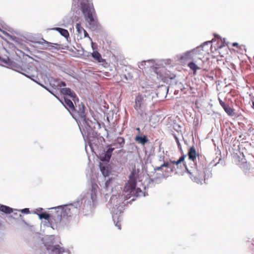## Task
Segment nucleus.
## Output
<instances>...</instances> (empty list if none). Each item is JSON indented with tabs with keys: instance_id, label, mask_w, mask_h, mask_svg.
<instances>
[{
	"instance_id": "412c9836",
	"label": "nucleus",
	"mask_w": 254,
	"mask_h": 254,
	"mask_svg": "<svg viewBox=\"0 0 254 254\" xmlns=\"http://www.w3.org/2000/svg\"><path fill=\"white\" fill-rule=\"evenodd\" d=\"M75 27L78 34H81L83 32L84 30H85V29L81 26L80 24L79 23H76Z\"/></svg>"
},
{
	"instance_id": "9b49d317",
	"label": "nucleus",
	"mask_w": 254,
	"mask_h": 254,
	"mask_svg": "<svg viewBox=\"0 0 254 254\" xmlns=\"http://www.w3.org/2000/svg\"><path fill=\"white\" fill-rule=\"evenodd\" d=\"M64 106L68 110L72 112L75 110L73 103L70 99L64 98Z\"/></svg>"
},
{
	"instance_id": "f03ea898",
	"label": "nucleus",
	"mask_w": 254,
	"mask_h": 254,
	"mask_svg": "<svg viewBox=\"0 0 254 254\" xmlns=\"http://www.w3.org/2000/svg\"><path fill=\"white\" fill-rule=\"evenodd\" d=\"M198 49L188 51L181 57V60L185 61H190L188 64V67L193 70L195 74L196 70L201 68L203 62L199 58Z\"/></svg>"
},
{
	"instance_id": "aec40b11",
	"label": "nucleus",
	"mask_w": 254,
	"mask_h": 254,
	"mask_svg": "<svg viewBox=\"0 0 254 254\" xmlns=\"http://www.w3.org/2000/svg\"><path fill=\"white\" fill-rule=\"evenodd\" d=\"M186 155H183L177 161H171L170 163L173 164H175L176 165H178L180 163L183 162L185 160V158H186Z\"/></svg>"
},
{
	"instance_id": "6ab92c4d",
	"label": "nucleus",
	"mask_w": 254,
	"mask_h": 254,
	"mask_svg": "<svg viewBox=\"0 0 254 254\" xmlns=\"http://www.w3.org/2000/svg\"><path fill=\"white\" fill-rule=\"evenodd\" d=\"M138 170H136L135 167L134 166V167L132 169L131 172L129 176V179H136V177L137 175V174L138 173Z\"/></svg>"
},
{
	"instance_id": "4be33fe9",
	"label": "nucleus",
	"mask_w": 254,
	"mask_h": 254,
	"mask_svg": "<svg viewBox=\"0 0 254 254\" xmlns=\"http://www.w3.org/2000/svg\"><path fill=\"white\" fill-rule=\"evenodd\" d=\"M79 115L80 116L81 119H83V121H86V116L84 113V107L83 106V108L82 109H80V111L79 112Z\"/></svg>"
},
{
	"instance_id": "c9c22d12",
	"label": "nucleus",
	"mask_w": 254,
	"mask_h": 254,
	"mask_svg": "<svg viewBox=\"0 0 254 254\" xmlns=\"http://www.w3.org/2000/svg\"><path fill=\"white\" fill-rule=\"evenodd\" d=\"M177 144H178L179 147H180L181 146V144H180V143L179 141H177Z\"/></svg>"
},
{
	"instance_id": "5701e85b",
	"label": "nucleus",
	"mask_w": 254,
	"mask_h": 254,
	"mask_svg": "<svg viewBox=\"0 0 254 254\" xmlns=\"http://www.w3.org/2000/svg\"><path fill=\"white\" fill-rule=\"evenodd\" d=\"M37 43L40 44V45L45 44L47 46H48V47L50 46L51 45V44H52L51 43L49 42L46 41L44 39H42L41 41L37 42Z\"/></svg>"
},
{
	"instance_id": "4468645a",
	"label": "nucleus",
	"mask_w": 254,
	"mask_h": 254,
	"mask_svg": "<svg viewBox=\"0 0 254 254\" xmlns=\"http://www.w3.org/2000/svg\"><path fill=\"white\" fill-rule=\"evenodd\" d=\"M61 91L64 95H68L72 98H74L76 96L75 94L69 88H62Z\"/></svg>"
},
{
	"instance_id": "c756f323",
	"label": "nucleus",
	"mask_w": 254,
	"mask_h": 254,
	"mask_svg": "<svg viewBox=\"0 0 254 254\" xmlns=\"http://www.w3.org/2000/svg\"><path fill=\"white\" fill-rule=\"evenodd\" d=\"M162 168L163 167H161V165L159 167H156L154 168V170L155 171H160V170H161L162 169Z\"/></svg>"
},
{
	"instance_id": "a878e982",
	"label": "nucleus",
	"mask_w": 254,
	"mask_h": 254,
	"mask_svg": "<svg viewBox=\"0 0 254 254\" xmlns=\"http://www.w3.org/2000/svg\"><path fill=\"white\" fill-rule=\"evenodd\" d=\"M114 222L116 223L115 225L119 229H121V224L120 222V221L119 220V218H117V221L116 222L115 218H114Z\"/></svg>"
},
{
	"instance_id": "7ed1b4c3",
	"label": "nucleus",
	"mask_w": 254,
	"mask_h": 254,
	"mask_svg": "<svg viewBox=\"0 0 254 254\" xmlns=\"http://www.w3.org/2000/svg\"><path fill=\"white\" fill-rule=\"evenodd\" d=\"M77 212V208L73 205L59 208L52 216V221L55 222V225H57L62 222H65L68 217H71Z\"/></svg>"
},
{
	"instance_id": "423d86ee",
	"label": "nucleus",
	"mask_w": 254,
	"mask_h": 254,
	"mask_svg": "<svg viewBox=\"0 0 254 254\" xmlns=\"http://www.w3.org/2000/svg\"><path fill=\"white\" fill-rule=\"evenodd\" d=\"M219 101L220 105L224 110L225 112L229 116H234L235 115L234 109L229 106V105L225 103L221 99H219Z\"/></svg>"
},
{
	"instance_id": "cd10ccee",
	"label": "nucleus",
	"mask_w": 254,
	"mask_h": 254,
	"mask_svg": "<svg viewBox=\"0 0 254 254\" xmlns=\"http://www.w3.org/2000/svg\"><path fill=\"white\" fill-rule=\"evenodd\" d=\"M23 213L28 214L30 213L29 208H24L20 210Z\"/></svg>"
},
{
	"instance_id": "f3484780",
	"label": "nucleus",
	"mask_w": 254,
	"mask_h": 254,
	"mask_svg": "<svg viewBox=\"0 0 254 254\" xmlns=\"http://www.w3.org/2000/svg\"><path fill=\"white\" fill-rule=\"evenodd\" d=\"M92 57L96 60L98 62H103V59L101 57L100 54L97 51H94L92 53Z\"/></svg>"
},
{
	"instance_id": "2eb2a0df",
	"label": "nucleus",
	"mask_w": 254,
	"mask_h": 254,
	"mask_svg": "<svg viewBox=\"0 0 254 254\" xmlns=\"http://www.w3.org/2000/svg\"><path fill=\"white\" fill-rule=\"evenodd\" d=\"M134 140L136 142L140 143L142 145H144L145 143L149 141L148 139L145 135H143V136L137 135L135 137Z\"/></svg>"
},
{
	"instance_id": "72a5a7b5",
	"label": "nucleus",
	"mask_w": 254,
	"mask_h": 254,
	"mask_svg": "<svg viewBox=\"0 0 254 254\" xmlns=\"http://www.w3.org/2000/svg\"><path fill=\"white\" fill-rule=\"evenodd\" d=\"M42 210H43V208H40L39 209H36V211H38V212H40V211H41Z\"/></svg>"
},
{
	"instance_id": "f8f14e48",
	"label": "nucleus",
	"mask_w": 254,
	"mask_h": 254,
	"mask_svg": "<svg viewBox=\"0 0 254 254\" xmlns=\"http://www.w3.org/2000/svg\"><path fill=\"white\" fill-rule=\"evenodd\" d=\"M38 215L40 219H44L45 220H49V221L51 224H55V222L52 221V217L54 215V214L50 215L47 213H42L38 214Z\"/></svg>"
},
{
	"instance_id": "dca6fc26",
	"label": "nucleus",
	"mask_w": 254,
	"mask_h": 254,
	"mask_svg": "<svg viewBox=\"0 0 254 254\" xmlns=\"http://www.w3.org/2000/svg\"><path fill=\"white\" fill-rule=\"evenodd\" d=\"M0 211L6 214H10L13 212V209L7 206L0 204Z\"/></svg>"
},
{
	"instance_id": "c85d7f7f",
	"label": "nucleus",
	"mask_w": 254,
	"mask_h": 254,
	"mask_svg": "<svg viewBox=\"0 0 254 254\" xmlns=\"http://www.w3.org/2000/svg\"><path fill=\"white\" fill-rule=\"evenodd\" d=\"M83 33L84 34V37H88L89 39L92 41L91 38L89 37L88 34L87 33V31L85 30H84Z\"/></svg>"
},
{
	"instance_id": "bb28decb",
	"label": "nucleus",
	"mask_w": 254,
	"mask_h": 254,
	"mask_svg": "<svg viewBox=\"0 0 254 254\" xmlns=\"http://www.w3.org/2000/svg\"><path fill=\"white\" fill-rule=\"evenodd\" d=\"M161 167H169L171 168V170L173 171V169L171 168V165L168 162H164L163 164L161 165Z\"/></svg>"
},
{
	"instance_id": "1a4fd4ad",
	"label": "nucleus",
	"mask_w": 254,
	"mask_h": 254,
	"mask_svg": "<svg viewBox=\"0 0 254 254\" xmlns=\"http://www.w3.org/2000/svg\"><path fill=\"white\" fill-rule=\"evenodd\" d=\"M114 149V148H109L104 154V155L101 157V160L103 161H109L111 158L112 152Z\"/></svg>"
},
{
	"instance_id": "f257e3e1",
	"label": "nucleus",
	"mask_w": 254,
	"mask_h": 254,
	"mask_svg": "<svg viewBox=\"0 0 254 254\" xmlns=\"http://www.w3.org/2000/svg\"><path fill=\"white\" fill-rule=\"evenodd\" d=\"M81 9L90 28L95 30L99 26L96 11L92 3L81 2Z\"/></svg>"
},
{
	"instance_id": "e433bc0d",
	"label": "nucleus",
	"mask_w": 254,
	"mask_h": 254,
	"mask_svg": "<svg viewBox=\"0 0 254 254\" xmlns=\"http://www.w3.org/2000/svg\"><path fill=\"white\" fill-rule=\"evenodd\" d=\"M136 130L138 131V132H139V133L140 132V128H139V127H137V128H136Z\"/></svg>"
},
{
	"instance_id": "b1692460",
	"label": "nucleus",
	"mask_w": 254,
	"mask_h": 254,
	"mask_svg": "<svg viewBox=\"0 0 254 254\" xmlns=\"http://www.w3.org/2000/svg\"><path fill=\"white\" fill-rule=\"evenodd\" d=\"M114 180V179L111 178H110L108 180H107L105 183V188L106 189H108V188L111 186V184H112L113 181Z\"/></svg>"
},
{
	"instance_id": "f704fd0d",
	"label": "nucleus",
	"mask_w": 254,
	"mask_h": 254,
	"mask_svg": "<svg viewBox=\"0 0 254 254\" xmlns=\"http://www.w3.org/2000/svg\"><path fill=\"white\" fill-rule=\"evenodd\" d=\"M252 107L254 109V101H253L252 102Z\"/></svg>"
},
{
	"instance_id": "2f4dec72",
	"label": "nucleus",
	"mask_w": 254,
	"mask_h": 254,
	"mask_svg": "<svg viewBox=\"0 0 254 254\" xmlns=\"http://www.w3.org/2000/svg\"><path fill=\"white\" fill-rule=\"evenodd\" d=\"M232 46L233 47H239V44L238 43H236V42H235V43H232Z\"/></svg>"
},
{
	"instance_id": "393cba45",
	"label": "nucleus",
	"mask_w": 254,
	"mask_h": 254,
	"mask_svg": "<svg viewBox=\"0 0 254 254\" xmlns=\"http://www.w3.org/2000/svg\"><path fill=\"white\" fill-rule=\"evenodd\" d=\"M118 143L120 144H125V139L123 137H119L117 138Z\"/></svg>"
},
{
	"instance_id": "6e6552de",
	"label": "nucleus",
	"mask_w": 254,
	"mask_h": 254,
	"mask_svg": "<svg viewBox=\"0 0 254 254\" xmlns=\"http://www.w3.org/2000/svg\"><path fill=\"white\" fill-rule=\"evenodd\" d=\"M189 158L192 160L194 163L196 160V157L199 156V154L196 153L195 149L194 146L190 147L188 152Z\"/></svg>"
},
{
	"instance_id": "4c0bfd02",
	"label": "nucleus",
	"mask_w": 254,
	"mask_h": 254,
	"mask_svg": "<svg viewBox=\"0 0 254 254\" xmlns=\"http://www.w3.org/2000/svg\"><path fill=\"white\" fill-rule=\"evenodd\" d=\"M212 58H216V57L215 56H213V55H212Z\"/></svg>"
},
{
	"instance_id": "20e7f679",
	"label": "nucleus",
	"mask_w": 254,
	"mask_h": 254,
	"mask_svg": "<svg viewBox=\"0 0 254 254\" xmlns=\"http://www.w3.org/2000/svg\"><path fill=\"white\" fill-rule=\"evenodd\" d=\"M146 96L138 94L135 99L134 108L137 114L140 116L142 120H146L149 117L148 114L146 110V103L144 98Z\"/></svg>"
},
{
	"instance_id": "9d476101",
	"label": "nucleus",
	"mask_w": 254,
	"mask_h": 254,
	"mask_svg": "<svg viewBox=\"0 0 254 254\" xmlns=\"http://www.w3.org/2000/svg\"><path fill=\"white\" fill-rule=\"evenodd\" d=\"M100 169L103 175L105 177L108 176L110 173V170L108 165L106 164H103L101 163H100Z\"/></svg>"
},
{
	"instance_id": "7c9ffc66",
	"label": "nucleus",
	"mask_w": 254,
	"mask_h": 254,
	"mask_svg": "<svg viewBox=\"0 0 254 254\" xmlns=\"http://www.w3.org/2000/svg\"><path fill=\"white\" fill-rule=\"evenodd\" d=\"M59 85L61 87L62 86H66V84L64 82V81H61L60 82V83L59 84Z\"/></svg>"
},
{
	"instance_id": "39448f33",
	"label": "nucleus",
	"mask_w": 254,
	"mask_h": 254,
	"mask_svg": "<svg viewBox=\"0 0 254 254\" xmlns=\"http://www.w3.org/2000/svg\"><path fill=\"white\" fill-rule=\"evenodd\" d=\"M186 169L191 176L190 177L192 180L194 181L199 183H201L203 180L204 177V172L203 171L199 170L196 168H194L192 170H189L187 167H186Z\"/></svg>"
},
{
	"instance_id": "58836bf2",
	"label": "nucleus",
	"mask_w": 254,
	"mask_h": 254,
	"mask_svg": "<svg viewBox=\"0 0 254 254\" xmlns=\"http://www.w3.org/2000/svg\"><path fill=\"white\" fill-rule=\"evenodd\" d=\"M176 140L177 142V141H179V140H178V139L177 137H176Z\"/></svg>"
},
{
	"instance_id": "0eeeda50",
	"label": "nucleus",
	"mask_w": 254,
	"mask_h": 254,
	"mask_svg": "<svg viewBox=\"0 0 254 254\" xmlns=\"http://www.w3.org/2000/svg\"><path fill=\"white\" fill-rule=\"evenodd\" d=\"M136 179H129L127 183V184L125 189L127 191H130V192L132 190H134L136 187Z\"/></svg>"
},
{
	"instance_id": "a211bd4d",
	"label": "nucleus",
	"mask_w": 254,
	"mask_h": 254,
	"mask_svg": "<svg viewBox=\"0 0 254 254\" xmlns=\"http://www.w3.org/2000/svg\"><path fill=\"white\" fill-rule=\"evenodd\" d=\"M56 30L65 38L69 37V33L67 30L61 28H56Z\"/></svg>"
},
{
	"instance_id": "ddd939ff",
	"label": "nucleus",
	"mask_w": 254,
	"mask_h": 254,
	"mask_svg": "<svg viewBox=\"0 0 254 254\" xmlns=\"http://www.w3.org/2000/svg\"><path fill=\"white\" fill-rule=\"evenodd\" d=\"M52 252L53 254H63L64 252V250L59 245H56L53 247Z\"/></svg>"
},
{
	"instance_id": "473e14b6",
	"label": "nucleus",
	"mask_w": 254,
	"mask_h": 254,
	"mask_svg": "<svg viewBox=\"0 0 254 254\" xmlns=\"http://www.w3.org/2000/svg\"><path fill=\"white\" fill-rule=\"evenodd\" d=\"M221 49V47H219V48L217 49L216 52H217V51H218V53H219V54H220L221 53H220V50Z\"/></svg>"
}]
</instances>
